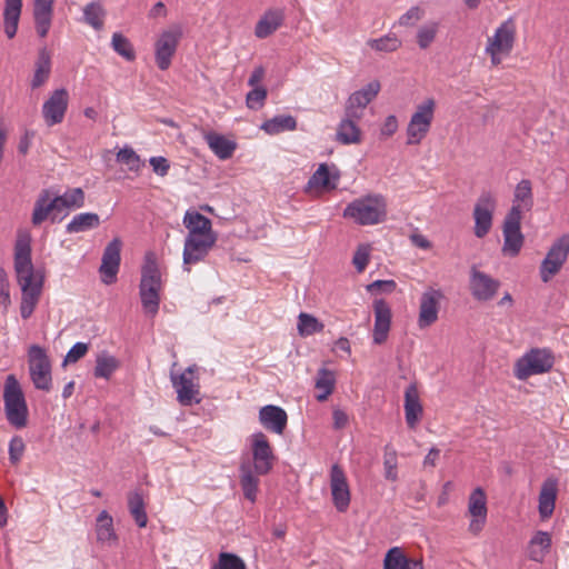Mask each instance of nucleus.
I'll return each mask as SVG.
<instances>
[{
  "instance_id": "obj_55",
  "label": "nucleus",
  "mask_w": 569,
  "mask_h": 569,
  "mask_svg": "<svg viewBox=\"0 0 569 569\" xmlns=\"http://www.w3.org/2000/svg\"><path fill=\"white\" fill-rule=\"evenodd\" d=\"M9 460L11 465L17 466L24 453L26 443L20 436H13L9 441Z\"/></svg>"
},
{
  "instance_id": "obj_21",
  "label": "nucleus",
  "mask_w": 569,
  "mask_h": 569,
  "mask_svg": "<svg viewBox=\"0 0 569 569\" xmlns=\"http://www.w3.org/2000/svg\"><path fill=\"white\" fill-rule=\"evenodd\" d=\"M380 88V82L375 80L353 92L347 101L346 116L360 119L362 110L378 96Z\"/></svg>"
},
{
  "instance_id": "obj_31",
  "label": "nucleus",
  "mask_w": 569,
  "mask_h": 569,
  "mask_svg": "<svg viewBox=\"0 0 569 569\" xmlns=\"http://www.w3.org/2000/svg\"><path fill=\"white\" fill-rule=\"evenodd\" d=\"M284 14L280 9H269L258 20L254 28V36L264 39L271 36L283 22Z\"/></svg>"
},
{
  "instance_id": "obj_38",
  "label": "nucleus",
  "mask_w": 569,
  "mask_h": 569,
  "mask_svg": "<svg viewBox=\"0 0 569 569\" xmlns=\"http://www.w3.org/2000/svg\"><path fill=\"white\" fill-rule=\"evenodd\" d=\"M336 386V376L333 371L326 368L319 369L316 378L315 388L317 389L316 399L320 402L326 401L333 392Z\"/></svg>"
},
{
  "instance_id": "obj_52",
  "label": "nucleus",
  "mask_w": 569,
  "mask_h": 569,
  "mask_svg": "<svg viewBox=\"0 0 569 569\" xmlns=\"http://www.w3.org/2000/svg\"><path fill=\"white\" fill-rule=\"evenodd\" d=\"M140 299L144 312L154 317L159 311L160 295L153 290L140 289Z\"/></svg>"
},
{
  "instance_id": "obj_33",
  "label": "nucleus",
  "mask_w": 569,
  "mask_h": 569,
  "mask_svg": "<svg viewBox=\"0 0 569 569\" xmlns=\"http://www.w3.org/2000/svg\"><path fill=\"white\" fill-rule=\"evenodd\" d=\"M96 536L98 542L107 546H113L118 541V536L113 527V519L108 511H101L96 521Z\"/></svg>"
},
{
  "instance_id": "obj_28",
  "label": "nucleus",
  "mask_w": 569,
  "mask_h": 569,
  "mask_svg": "<svg viewBox=\"0 0 569 569\" xmlns=\"http://www.w3.org/2000/svg\"><path fill=\"white\" fill-rule=\"evenodd\" d=\"M557 495L558 480L555 478L546 479L542 482L538 499V511L542 520H547L552 516L556 507Z\"/></svg>"
},
{
  "instance_id": "obj_9",
  "label": "nucleus",
  "mask_w": 569,
  "mask_h": 569,
  "mask_svg": "<svg viewBox=\"0 0 569 569\" xmlns=\"http://www.w3.org/2000/svg\"><path fill=\"white\" fill-rule=\"evenodd\" d=\"M28 366L30 379L36 389L50 391L52 388V366L47 350L32 345L28 350Z\"/></svg>"
},
{
  "instance_id": "obj_45",
  "label": "nucleus",
  "mask_w": 569,
  "mask_h": 569,
  "mask_svg": "<svg viewBox=\"0 0 569 569\" xmlns=\"http://www.w3.org/2000/svg\"><path fill=\"white\" fill-rule=\"evenodd\" d=\"M106 10L100 2H90L83 8V19L87 24L96 30L104 26Z\"/></svg>"
},
{
  "instance_id": "obj_54",
  "label": "nucleus",
  "mask_w": 569,
  "mask_h": 569,
  "mask_svg": "<svg viewBox=\"0 0 569 569\" xmlns=\"http://www.w3.org/2000/svg\"><path fill=\"white\" fill-rule=\"evenodd\" d=\"M371 246L368 243H361L357 247V250L352 258V263L356 270L361 273L367 268L370 261Z\"/></svg>"
},
{
  "instance_id": "obj_51",
  "label": "nucleus",
  "mask_w": 569,
  "mask_h": 569,
  "mask_svg": "<svg viewBox=\"0 0 569 569\" xmlns=\"http://www.w3.org/2000/svg\"><path fill=\"white\" fill-rule=\"evenodd\" d=\"M117 161L126 164L128 169L133 172H139L144 166L140 156L129 147H124L117 152Z\"/></svg>"
},
{
  "instance_id": "obj_5",
  "label": "nucleus",
  "mask_w": 569,
  "mask_h": 569,
  "mask_svg": "<svg viewBox=\"0 0 569 569\" xmlns=\"http://www.w3.org/2000/svg\"><path fill=\"white\" fill-rule=\"evenodd\" d=\"M3 407L7 421L16 429L28 426L29 409L20 382L14 375L7 376L3 383Z\"/></svg>"
},
{
  "instance_id": "obj_39",
  "label": "nucleus",
  "mask_w": 569,
  "mask_h": 569,
  "mask_svg": "<svg viewBox=\"0 0 569 569\" xmlns=\"http://www.w3.org/2000/svg\"><path fill=\"white\" fill-rule=\"evenodd\" d=\"M53 198L60 213L63 210L81 208L84 204V192L81 188L71 189L61 196L53 193Z\"/></svg>"
},
{
  "instance_id": "obj_10",
  "label": "nucleus",
  "mask_w": 569,
  "mask_h": 569,
  "mask_svg": "<svg viewBox=\"0 0 569 569\" xmlns=\"http://www.w3.org/2000/svg\"><path fill=\"white\" fill-rule=\"evenodd\" d=\"M569 257V234L556 239L550 246L545 259L539 267V276L542 282L548 283L557 276Z\"/></svg>"
},
{
  "instance_id": "obj_32",
  "label": "nucleus",
  "mask_w": 569,
  "mask_h": 569,
  "mask_svg": "<svg viewBox=\"0 0 569 569\" xmlns=\"http://www.w3.org/2000/svg\"><path fill=\"white\" fill-rule=\"evenodd\" d=\"M551 535L547 531H537L529 541L528 557L536 562H543L551 549Z\"/></svg>"
},
{
  "instance_id": "obj_42",
  "label": "nucleus",
  "mask_w": 569,
  "mask_h": 569,
  "mask_svg": "<svg viewBox=\"0 0 569 569\" xmlns=\"http://www.w3.org/2000/svg\"><path fill=\"white\" fill-rule=\"evenodd\" d=\"M100 224V218L93 212H83L76 214L72 220L67 224L69 233H78L97 228Z\"/></svg>"
},
{
  "instance_id": "obj_57",
  "label": "nucleus",
  "mask_w": 569,
  "mask_h": 569,
  "mask_svg": "<svg viewBox=\"0 0 569 569\" xmlns=\"http://www.w3.org/2000/svg\"><path fill=\"white\" fill-rule=\"evenodd\" d=\"M53 13L33 12L36 32L40 38H46L51 28Z\"/></svg>"
},
{
  "instance_id": "obj_11",
  "label": "nucleus",
  "mask_w": 569,
  "mask_h": 569,
  "mask_svg": "<svg viewBox=\"0 0 569 569\" xmlns=\"http://www.w3.org/2000/svg\"><path fill=\"white\" fill-rule=\"evenodd\" d=\"M466 517L469 519L468 532L478 537L485 529L488 519V498L481 487H477L470 492Z\"/></svg>"
},
{
  "instance_id": "obj_19",
  "label": "nucleus",
  "mask_w": 569,
  "mask_h": 569,
  "mask_svg": "<svg viewBox=\"0 0 569 569\" xmlns=\"http://www.w3.org/2000/svg\"><path fill=\"white\" fill-rule=\"evenodd\" d=\"M330 489L332 502L338 511L343 512L349 508L351 495L346 472L339 465H333L330 470Z\"/></svg>"
},
{
  "instance_id": "obj_44",
  "label": "nucleus",
  "mask_w": 569,
  "mask_h": 569,
  "mask_svg": "<svg viewBox=\"0 0 569 569\" xmlns=\"http://www.w3.org/2000/svg\"><path fill=\"white\" fill-rule=\"evenodd\" d=\"M119 366L120 362L114 356H111L107 352H102L98 355L96 359V367L93 372L94 377L108 380L119 368Z\"/></svg>"
},
{
  "instance_id": "obj_53",
  "label": "nucleus",
  "mask_w": 569,
  "mask_h": 569,
  "mask_svg": "<svg viewBox=\"0 0 569 569\" xmlns=\"http://www.w3.org/2000/svg\"><path fill=\"white\" fill-rule=\"evenodd\" d=\"M214 565L219 569H247L242 558L231 552H220Z\"/></svg>"
},
{
  "instance_id": "obj_7",
  "label": "nucleus",
  "mask_w": 569,
  "mask_h": 569,
  "mask_svg": "<svg viewBox=\"0 0 569 569\" xmlns=\"http://www.w3.org/2000/svg\"><path fill=\"white\" fill-rule=\"evenodd\" d=\"M436 106L433 98H427L416 106L406 129L407 144H419L427 137L435 119Z\"/></svg>"
},
{
  "instance_id": "obj_23",
  "label": "nucleus",
  "mask_w": 569,
  "mask_h": 569,
  "mask_svg": "<svg viewBox=\"0 0 569 569\" xmlns=\"http://www.w3.org/2000/svg\"><path fill=\"white\" fill-rule=\"evenodd\" d=\"M121 241L116 238L106 247L100 266L101 280L106 284H111L117 279L120 267Z\"/></svg>"
},
{
  "instance_id": "obj_56",
  "label": "nucleus",
  "mask_w": 569,
  "mask_h": 569,
  "mask_svg": "<svg viewBox=\"0 0 569 569\" xmlns=\"http://www.w3.org/2000/svg\"><path fill=\"white\" fill-rule=\"evenodd\" d=\"M267 90L263 87H254L247 93L246 103L249 109H260L267 99Z\"/></svg>"
},
{
  "instance_id": "obj_43",
  "label": "nucleus",
  "mask_w": 569,
  "mask_h": 569,
  "mask_svg": "<svg viewBox=\"0 0 569 569\" xmlns=\"http://www.w3.org/2000/svg\"><path fill=\"white\" fill-rule=\"evenodd\" d=\"M128 508L138 527L144 528L148 523V516L146 503L140 492L134 491L128 495Z\"/></svg>"
},
{
  "instance_id": "obj_58",
  "label": "nucleus",
  "mask_w": 569,
  "mask_h": 569,
  "mask_svg": "<svg viewBox=\"0 0 569 569\" xmlns=\"http://www.w3.org/2000/svg\"><path fill=\"white\" fill-rule=\"evenodd\" d=\"M425 16V10L418 6L411 7L407 12H405L398 20L399 26L401 27H411L418 21H420Z\"/></svg>"
},
{
  "instance_id": "obj_14",
  "label": "nucleus",
  "mask_w": 569,
  "mask_h": 569,
  "mask_svg": "<svg viewBox=\"0 0 569 569\" xmlns=\"http://www.w3.org/2000/svg\"><path fill=\"white\" fill-rule=\"evenodd\" d=\"M172 387L177 392V400L181 406L198 405L201 401L200 385L192 367L183 372L170 376Z\"/></svg>"
},
{
  "instance_id": "obj_35",
  "label": "nucleus",
  "mask_w": 569,
  "mask_h": 569,
  "mask_svg": "<svg viewBox=\"0 0 569 569\" xmlns=\"http://www.w3.org/2000/svg\"><path fill=\"white\" fill-rule=\"evenodd\" d=\"M359 119L349 118L345 119L338 126L337 140L343 144H357L361 141V130L357 124Z\"/></svg>"
},
{
  "instance_id": "obj_50",
  "label": "nucleus",
  "mask_w": 569,
  "mask_h": 569,
  "mask_svg": "<svg viewBox=\"0 0 569 569\" xmlns=\"http://www.w3.org/2000/svg\"><path fill=\"white\" fill-rule=\"evenodd\" d=\"M112 49L128 61L136 59V51L130 40L120 32H114L111 39Z\"/></svg>"
},
{
  "instance_id": "obj_22",
  "label": "nucleus",
  "mask_w": 569,
  "mask_h": 569,
  "mask_svg": "<svg viewBox=\"0 0 569 569\" xmlns=\"http://www.w3.org/2000/svg\"><path fill=\"white\" fill-rule=\"evenodd\" d=\"M372 307L375 313L372 341L375 345H382L387 341L391 329V308L383 299L375 300Z\"/></svg>"
},
{
  "instance_id": "obj_8",
  "label": "nucleus",
  "mask_w": 569,
  "mask_h": 569,
  "mask_svg": "<svg viewBox=\"0 0 569 569\" xmlns=\"http://www.w3.org/2000/svg\"><path fill=\"white\" fill-rule=\"evenodd\" d=\"M555 363V357L548 349L533 348L520 357L513 366V375L519 380L531 376L549 372Z\"/></svg>"
},
{
  "instance_id": "obj_13",
  "label": "nucleus",
  "mask_w": 569,
  "mask_h": 569,
  "mask_svg": "<svg viewBox=\"0 0 569 569\" xmlns=\"http://www.w3.org/2000/svg\"><path fill=\"white\" fill-rule=\"evenodd\" d=\"M521 219L522 214L519 213L518 209L511 208L503 220L501 252L505 257H517L523 247L525 238L521 232Z\"/></svg>"
},
{
  "instance_id": "obj_47",
  "label": "nucleus",
  "mask_w": 569,
  "mask_h": 569,
  "mask_svg": "<svg viewBox=\"0 0 569 569\" xmlns=\"http://www.w3.org/2000/svg\"><path fill=\"white\" fill-rule=\"evenodd\" d=\"M367 46L377 52H395L401 46L402 42L396 33H387L377 39H369Z\"/></svg>"
},
{
  "instance_id": "obj_37",
  "label": "nucleus",
  "mask_w": 569,
  "mask_h": 569,
  "mask_svg": "<svg viewBox=\"0 0 569 569\" xmlns=\"http://www.w3.org/2000/svg\"><path fill=\"white\" fill-rule=\"evenodd\" d=\"M22 0H6L3 12L4 32L8 38L12 39L18 30V23L21 16Z\"/></svg>"
},
{
  "instance_id": "obj_4",
  "label": "nucleus",
  "mask_w": 569,
  "mask_h": 569,
  "mask_svg": "<svg viewBox=\"0 0 569 569\" xmlns=\"http://www.w3.org/2000/svg\"><path fill=\"white\" fill-rule=\"evenodd\" d=\"M342 217L363 227L383 223L388 217L387 198L378 192L363 194L346 206Z\"/></svg>"
},
{
  "instance_id": "obj_34",
  "label": "nucleus",
  "mask_w": 569,
  "mask_h": 569,
  "mask_svg": "<svg viewBox=\"0 0 569 569\" xmlns=\"http://www.w3.org/2000/svg\"><path fill=\"white\" fill-rule=\"evenodd\" d=\"M533 206L532 183L529 179L520 180L513 191L512 207L517 208L519 213L522 210L529 211Z\"/></svg>"
},
{
  "instance_id": "obj_1",
  "label": "nucleus",
  "mask_w": 569,
  "mask_h": 569,
  "mask_svg": "<svg viewBox=\"0 0 569 569\" xmlns=\"http://www.w3.org/2000/svg\"><path fill=\"white\" fill-rule=\"evenodd\" d=\"M31 233L19 229L14 243V272L21 291L19 311L23 320L31 318L43 292L44 274L36 270L31 260Z\"/></svg>"
},
{
  "instance_id": "obj_49",
  "label": "nucleus",
  "mask_w": 569,
  "mask_h": 569,
  "mask_svg": "<svg viewBox=\"0 0 569 569\" xmlns=\"http://www.w3.org/2000/svg\"><path fill=\"white\" fill-rule=\"evenodd\" d=\"M383 470L387 480L392 482L398 480V453L390 445L385 447Z\"/></svg>"
},
{
  "instance_id": "obj_46",
  "label": "nucleus",
  "mask_w": 569,
  "mask_h": 569,
  "mask_svg": "<svg viewBox=\"0 0 569 569\" xmlns=\"http://www.w3.org/2000/svg\"><path fill=\"white\" fill-rule=\"evenodd\" d=\"M439 27V22L429 21L417 29L416 41L420 49L426 50L435 42Z\"/></svg>"
},
{
  "instance_id": "obj_29",
  "label": "nucleus",
  "mask_w": 569,
  "mask_h": 569,
  "mask_svg": "<svg viewBox=\"0 0 569 569\" xmlns=\"http://www.w3.org/2000/svg\"><path fill=\"white\" fill-rule=\"evenodd\" d=\"M405 416L409 428H416L422 416V406L419 398V391L416 385H410L405 391Z\"/></svg>"
},
{
  "instance_id": "obj_16",
  "label": "nucleus",
  "mask_w": 569,
  "mask_h": 569,
  "mask_svg": "<svg viewBox=\"0 0 569 569\" xmlns=\"http://www.w3.org/2000/svg\"><path fill=\"white\" fill-rule=\"evenodd\" d=\"M445 298L440 289L427 288L419 298L417 326L423 330L435 325L439 319L441 302Z\"/></svg>"
},
{
  "instance_id": "obj_18",
  "label": "nucleus",
  "mask_w": 569,
  "mask_h": 569,
  "mask_svg": "<svg viewBox=\"0 0 569 569\" xmlns=\"http://www.w3.org/2000/svg\"><path fill=\"white\" fill-rule=\"evenodd\" d=\"M340 172L336 166L327 163L319 164L315 173L309 178L307 192L320 194L326 191L335 190L338 187Z\"/></svg>"
},
{
  "instance_id": "obj_30",
  "label": "nucleus",
  "mask_w": 569,
  "mask_h": 569,
  "mask_svg": "<svg viewBox=\"0 0 569 569\" xmlns=\"http://www.w3.org/2000/svg\"><path fill=\"white\" fill-rule=\"evenodd\" d=\"M383 569H423L421 560L407 557L399 547L389 549L383 559Z\"/></svg>"
},
{
  "instance_id": "obj_48",
  "label": "nucleus",
  "mask_w": 569,
  "mask_h": 569,
  "mask_svg": "<svg viewBox=\"0 0 569 569\" xmlns=\"http://www.w3.org/2000/svg\"><path fill=\"white\" fill-rule=\"evenodd\" d=\"M298 331L302 337H308L317 332H321L325 328L323 323L320 322L312 315L301 312L298 317Z\"/></svg>"
},
{
  "instance_id": "obj_63",
  "label": "nucleus",
  "mask_w": 569,
  "mask_h": 569,
  "mask_svg": "<svg viewBox=\"0 0 569 569\" xmlns=\"http://www.w3.org/2000/svg\"><path fill=\"white\" fill-rule=\"evenodd\" d=\"M398 130V120L395 116H388L380 129L383 137H391Z\"/></svg>"
},
{
  "instance_id": "obj_17",
  "label": "nucleus",
  "mask_w": 569,
  "mask_h": 569,
  "mask_svg": "<svg viewBox=\"0 0 569 569\" xmlns=\"http://www.w3.org/2000/svg\"><path fill=\"white\" fill-rule=\"evenodd\" d=\"M499 288V280L475 267L471 269L469 289L473 299L481 302L489 301L493 299Z\"/></svg>"
},
{
  "instance_id": "obj_2",
  "label": "nucleus",
  "mask_w": 569,
  "mask_h": 569,
  "mask_svg": "<svg viewBox=\"0 0 569 569\" xmlns=\"http://www.w3.org/2000/svg\"><path fill=\"white\" fill-rule=\"evenodd\" d=\"M182 222L188 230L182 252L183 270L190 272L192 266L206 259L218 237L211 220L198 211H187Z\"/></svg>"
},
{
  "instance_id": "obj_64",
  "label": "nucleus",
  "mask_w": 569,
  "mask_h": 569,
  "mask_svg": "<svg viewBox=\"0 0 569 569\" xmlns=\"http://www.w3.org/2000/svg\"><path fill=\"white\" fill-rule=\"evenodd\" d=\"M332 419H333V428L336 430H341V429L346 428L349 422L348 415L341 409L333 410Z\"/></svg>"
},
{
  "instance_id": "obj_26",
  "label": "nucleus",
  "mask_w": 569,
  "mask_h": 569,
  "mask_svg": "<svg viewBox=\"0 0 569 569\" xmlns=\"http://www.w3.org/2000/svg\"><path fill=\"white\" fill-rule=\"evenodd\" d=\"M140 289L153 290L160 295L162 289L161 273L158 267L157 256L149 251L144 254L141 269Z\"/></svg>"
},
{
  "instance_id": "obj_3",
  "label": "nucleus",
  "mask_w": 569,
  "mask_h": 569,
  "mask_svg": "<svg viewBox=\"0 0 569 569\" xmlns=\"http://www.w3.org/2000/svg\"><path fill=\"white\" fill-rule=\"evenodd\" d=\"M252 466L242 462L240 466V485L244 497L254 502L257 499L259 476L270 472L276 459L272 447L263 432H256L250 438Z\"/></svg>"
},
{
  "instance_id": "obj_12",
  "label": "nucleus",
  "mask_w": 569,
  "mask_h": 569,
  "mask_svg": "<svg viewBox=\"0 0 569 569\" xmlns=\"http://www.w3.org/2000/svg\"><path fill=\"white\" fill-rule=\"evenodd\" d=\"M181 38L182 28L180 24H172L158 36L154 42V57L160 70H167L171 66Z\"/></svg>"
},
{
  "instance_id": "obj_59",
  "label": "nucleus",
  "mask_w": 569,
  "mask_h": 569,
  "mask_svg": "<svg viewBox=\"0 0 569 569\" xmlns=\"http://www.w3.org/2000/svg\"><path fill=\"white\" fill-rule=\"evenodd\" d=\"M11 305L10 286L6 272L0 268V308L6 312Z\"/></svg>"
},
{
  "instance_id": "obj_20",
  "label": "nucleus",
  "mask_w": 569,
  "mask_h": 569,
  "mask_svg": "<svg viewBox=\"0 0 569 569\" xmlns=\"http://www.w3.org/2000/svg\"><path fill=\"white\" fill-rule=\"evenodd\" d=\"M69 103V94L66 89L54 90L42 106V116L47 126L61 123L64 119Z\"/></svg>"
},
{
  "instance_id": "obj_27",
  "label": "nucleus",
  "mask_w": 569,
  "mask_h": 569,
  "mask_svg": "<svg viewBox=\"0 0 569 569\" xmlns=\"http://www.w3.org/2000/svg\"><path fill=\"white\" fill-rule=\"evenodd\" d=\"M259 421L264 429L282 435L287 427L288 416L281 407L268 405L259 410Z\"/></svg>"
},
{
  "instance_id": "obj_61",
  "label": "nucleus",
  "mask_w": 569,
  "mask_h": 569,
  "mask_svg": "<svg viewBox=\"0 0 569 569\" xmlns=\"http://www.w3.org/2000/svg\"><path fill=\"white\" fill-rule=\"evenodd\" d=\"M149 163L158 176L164 177L168 174L170 163L164 157H151Z\"/></svg>"
},
{
  "instance_id": "obj_6",
  "label": "nucleus",
  "mask_w": 569,
  "mask_h": 569,
  "mask_svg": "<svg viewBox=\"0 0 569 569\" xmlns=\"http://www.w3.org/2000/svg\"><path fill=\"white\" fill-rule=\"evenodd\" d=\"M517 41V23L513 18L502 21L486 39L485 54L491 67H498L508 58Z\"/></svg>"
},
{
  "instance_id": "obj_60",
  "label": "nucleus",
  "mask_w": 569,
  "mask_h": 569,
  "mask_svg": "<svg viewBox=\"0 0 569 569\" xmlns=\"http://www.w3.org/2000/svg\"><path fill=\"white\" fill-rule=\"evenodd\" d=\"M89 350L88 343L84 342H77L73 345L70 350L68 351L64 363H74L79 361L81 358H83Z\"/></svg>"
},
{
  "instance_id": "obj_15",
  "label": "nucleus",
  "mask_w": 569,
  "mask_h": 569,
  "mask_svg": "<svg viewBox=\"0 0 569 569\" xmlns=\"http://www.w3.org/2000/svg\"><path fill=\"white\" fill-rule=\"evenodd\" d=\"M497 208V199L491 192H482L477 199L473 210V233L477 238H485L493 224V213Z\"/></svg>"
},
{
  "instance_id": "obj_62",
  "label": "nucleus",
  "mask_w": 569,
  "mask_h": 569,
  "mask_svg": "<svg viewBox=\"0 0 569 569\" xmlns=\"http://www.w3.org/2000/svg\"><path fill=\"white\" fill-rule=\"evenodd\" d=\"M397 287L395 280H376L367 286V290L369 292L383 291V292H392Z\"/></svg>"
},
{
  "instance_id": "obj_41",
  "label": "nucleus",
  "mask_w": 569,
  "mask_h": 569,
  "mask_svg": "<svg viewBox=\"0 0 569 569\" xmlns=\"http://www.w3.org/2000/svg\"><path fill=\"white\" fill-rule=\"evenodd\" d=\"M297 128V120L292 116H277L264 121L261 129L268 134L274 136L284 131H293Z\"/></svg>"
},
{
  "instance_id": "obj_36",
  "label": "nucleus",
  "mask_w": 569,
  "mask_h": 569,
  "mask_svg": "<svg viewBox=\"0 0 569 569\" xmlns=\"http://www.w3.org/2000/svg\"><path fill=\"white\" fill-rule=\"evenodd\" d=\"M206 141L212 152L221 160L231 158L237 148L233 141L214 132L207 133Z\"/></svg>"
},
{
  "instance_id": "obj_40",
  "label": "nucleus",
  "mask_w": 569,
  "mask_h": 569,
  "mask_svg": "<svg viewBox=\"0 0 569 569\" xmlns=\"http://www.w3.org/2000/svg\"><path fill=\"white\" fill-rule=\"evenodd\" d=\"M51 72V58L46 49L40 50L34 74L31 81L32 88H39L47 82Z\"/></svg>"
},
{
  "instance_id": "obj_24",
  "label": "nucleus",
  "mask_w": 569,
  "mask_h": 569,
  "mask_svg": "<svg viewBox=\"0 0 569 569\" xmlns=\"http://www.w3.org/2000/svg\"><path fill=\"white\" fill-rule=\"evenodd\" d=\"M57 202H54L53 193L50 189H43L39 193L32 210L31 223L34 227L40 226L47 219L56 221L58 214Z\"/></svg>"
},
{
  "instance_id": "obj_25",
  "label": "nucleus",
  "mask_w": 569,
  "mask_h": 569,
  "mask_svg": "<svg viewBox=\"0 0 569 569\" xmlns=\"http://www.w3.org/2000/svg\"><path fill=\"white\" fill-rule=\"evenodd\" d=\"M140 289L153 290L160 295L162 289L161 273L158 267L157 256L149 251L144 254L141 269Z\"/></svg>"
}]
</instances>
